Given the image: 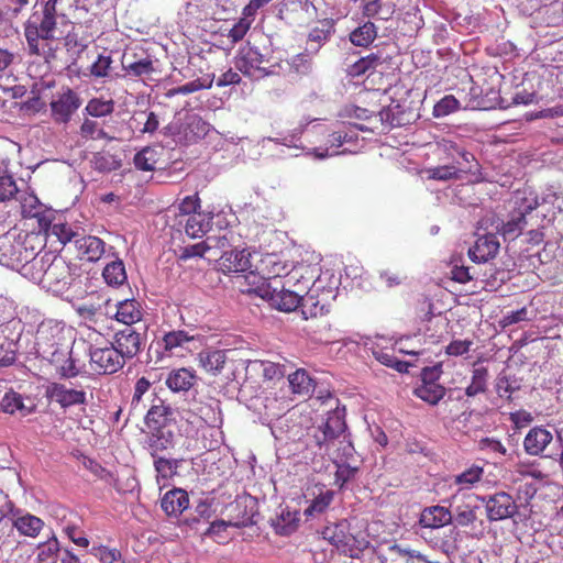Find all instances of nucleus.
Returning a JSON list of instances; mask_svg holds the SVG:
<instances>
[{"label": "nucleus", "mask_w": 563, "mask_h": 563, "mask_svg": "<svg viewBox=\"0 0 563 563\" xmlns=\"http://www.w3.org/2000/svg\"><path fill=\"white\" fill-rule=\"evenodd\" d=\"M16 247L20 249L21 245L18 243ZM18 252L16 261L25 262L22 266L23 275L49 289H64L70 285L76 275V266L73 267L64 257L52 252L34 255V249L30 253L25 250L23 257L21 251L18 250Z\"/></svg>", "instance_id": "nucleus-1"}, {"label": "nucleus", "mask_w": 563, "mask_h": 563, "mask_svg": "<svg viewBox=\"0 0 563 563\" xmlns=\"http://www.w3.org/2000/svg\"><path fill=\"white\" fill-rule=\"evenodd\" d=\"M35 340L37 354L53 366L60 378L69 379L78 376L80 372L78 361L73 356L62 328L42 323Z\"/></svg>", "instance_id": "nucleus-2"}, {"label": "nucleus", "mask_w": 563, "mask_h": 563, "mask_svg": "<svg viewBox=\"0 0 563 563\" xmlns=\"http://www.w3.org/2000/svg\"><path fill=\"white\" fill-rule=\"evenodd\" d=\"M322 538L339 552L358 559L369 547L365 523L356 517L330 523L321 531Z\"/></svg>", "instance_id": "nucleus-3"}, {"label": "nucleus", "mask_w": 563, "mask_h": 563, "mask_svg": "<svg viewBox=\"0 0 563 563\" xmlns=\"http://www.w3.org/2000/svg\"><path fill=\"white\" fill-rule=\"evenodd\" d=\"M51 11H53V4L44 5L42 12H33L24 24L29 53L45 59L54 58L56 53L53 42L56 38L57 14Z\"/></svg>", "instance_id": "nucleus-4"}, {"label": "nucleus", "mask_w": 563, "mask_h": 563, "mask_svg": "<svg viewBox=\"0 0 563 563\" xmlns=\"http://www.w3.org/2000/svg\"><path fill=\"white\" fill-rule=\"evenodd\" d=\"M278 63H271V58L262 54L255 46L245 45L239 49L235 58V67L246 77L250 78H264L275 75Z\"/></svg>", "instance_id": "nucleus-5"}, {"label": "nucleus", "mask_w": 563, "mask_h": 563, "mask_svg": "<svg viewBox=\"0 0 563 563\" xmlns=\"http://www.w3.org/2000/svg\"><path fill=\"white\" fill-rule=\"evenodd\" d=\"M123 366L124 360L110 342L106 343L103 346L90 344L89 367L92 373L97 375H110L119 372Z\"/></svg>", "instance_id": "nucleus-6"}, {"label": "nucleus", "mask_w": 563, "mask_h": 563, "mask_svg": "<svg viewBox=\"0 0 563 563\" xmlns=\"http://www.w3.org/2000/svg\"><path fill=\"white\" fill-rule=\"evenodd\" d=\"M285 283L279 285L266 283L258 287V294L274 308L280 311L290 312L298 307L301 296L296 290L285 289Z\"/></svg>", "instance_id": "nucleus-7"}, {"label": "nucleus", "mask_w": 563, "mask_h": 563, "mask_svg": "<svg viewBox=\"0 0 563 563\" xmlns=\"http://www.w3.org/2000/svg\"><path fill=\"white\" fill-rule=\"evenodd\" d=\"M147 400V408L145 409L147 411L144 417L145 426L153 432H159L175 420L174 409L166 399L155 393H152Z\"/></svg>", "instance_id": "nucleus-8"}, {"label": "nucleus", "mask_w": 563, "mask_h": 563, "mask_svg": "<svg viewBox=\"0 0 563 563\" xmlns=\"http://www.w3.org/2000/svg\"><path fill=\"white\" fill-rule=\"evenodd\" d=\"M485 506L487 519L499 521L512 518L518 512L514 497L506 492H497L489 496L477 497Z\"/></svg>", "instance_id": "nucleus-9"}, {"label": "nucleus", "mask_w": 563, "mask_h": 563, "mask_svg": "<svg viewBox=\"0 0 563 563\" xmlns=\"http://www.w3.org/2000/svg\"><path fill=\"white\" fill-rule=\"evenodd\" d=\"M515 210L511 213L510 219L503 224L501 233L504 236L517 238L527 224V216L531 213L539 206L536 197H516Z\"/></svg>", "instance_id": "nucleus-10"}, {"label": "nucleus", "mask_w": 563, "mask_h": 563, "mask_svg": "<svg viewBox=\"0 0 563 563\" xmlns=\"http://www.w3.org/2000/svg\"><path fill=\"white\" fill-rule=\"evenodd\" d=\"M346 434L344 416L339 411H331L313 434V442L321 451L323 445Z\"/></svg>", "instance_id": "nucleus-11"}, {"label": "nucleus", "mask_w": 563, "mask_h": 563, "mask_svg": "<svg viewBox=\"0 0 563 563\" xmlns=\"http://www.w3.org/2000/svg\"><path fill=\"white\" fill-rule=\"evenodd\" d=\"M81 99L77 92L67 88L51 102L52 118L57 123H67L80 108Z\"/></svg>", "instance_id": "nucleus-12"}, {"label": "nucleus", "mask_w": 563, "mask_h": 563, "mask_svg": "<svg viewBox=\"0 0 563 563\" xmlns=\"http://www.w3.org/2000/svg\"><path fill=\"white\" fill-rule=\"evenodd\" d=\"M46 397L58 404L63 409L87 404V395L84 389L71 388L63 383L56 382L47 386Z\"/></svg>", "instance_id": "nucleus-13"}, {"label": "nucleus", "mask_w": 563, "mask_h": 563, "mask_svg": "<svg viewBox=\"0 0 563 563\" xmlns=\"http://www.w3.org/2000/svg\"><path fill=\"white\" fill-rule=\"evenodd\" d=\"M379 121L384 129L405 126L416 121L417 114L409 106L391 102L378 112Z\"/></svg>", "instance_id": "nucleus-14"}, {"label": "nucleus", "mask_w": 563, "mask_h": 563, "mask_svg": "<svg viewBox=\"0 0 563 563\" xmlns=\"http://www.w3.org/2000/svg\"><path fill=\"white\" fill-rule=\"evenodd\" d=\"M112 346L125 360L133 358L141 351V334L131 327L115 333Z\"/></svg>", "instance_id": "nucleus-15"}, {"label": "nucleus", "mask_w": 563, "mask_h": 563, "mask_svg": "<svg viewBox=\"0 0 563 563\" xmlns=\"http://www.w3.org/2000/svg\"><path fill=\"white\" fill-rule=\"evenodd\" d=\"M77 256L87 262L99 261L106 252V243L98 236L84 235L74 241Z\"/></svg>", "instance_id": "nucleus-16"}, {"label": "nucleus", "mask_w": 563, "mask_h": 563, "mask_svg": "<svg viewBox=\"0 0 563 563\" xmlns=\"http://www.w3.org/2000/svg\"><path fill=\"white\" fill-rule=\"evenodd\" d=\"M499 241L493 233L478 236L473 247L470 249V258L475 263H484L496 256L499 250Z\"/></svg>", "instance_id": "nucleus-17"}, {"label": "nucleus", "mask_w": 563, "mask_h": 563, "mask_svg": "<svg viewBox=\"0 0 563 563\" xmlns=\"http://www.w3.org/2000/svg\"><path fill=\"white\" fill-rule=\"evenodd\" d=\"M553 435L543 426L533 427L523 439V449L528 455H541L547 446L552 442Z\"/></svg>", "instance_id": "nucleus-18"}, {"label": "nucleus", "mask_w": 563, "mask_h": 563, "mask_svg": "<svg viewBox=\"0 0 563 563\" xmlns=\"http://www.w3.org/2000/svg\"><path fill=\"white\" fill-rule=\"evenodd\" d=\"M219 265L224 273H244L251 265V254L245 249L225 251L219 258Z\"/></svg>", "instance_id": "nucleus-19"}, {"label": "nucleus", "mask_w": 563, "mask_h": 563, "mask_svg": "<svg viewBox=\"0 0 563 563\" xmlns=\"http://www.w3.org/2000/svg\"><path fill=\"white\" fill-rule=\"evenodd\" d=\"M16 411L25 417L31 412V409L24 406L23 397L19 393L0 380V412L14 415Z\"/></svg>", "instance_id": "nucleus-20"}, {"label": "nucleus", "mask_w": 563, "mask_h": 563, "mask_svg": "<svg viewBox=\"0 0 563 563\" xmlns=\"http://www.w3.org/2000/svg\"><path fill=\"white\" fill-rule=\"evenodd\" d=\"M263 263L266 265V279L267 283H272L273 285H279L283 284L277 278L285 276L286 283L290 285L294 282H299L298 279V269H291L288 271V265L285 263H282L279 260L276 258V256H267Z\"/></svg>", "instance_id": "nucleus-21"}, {"label": "nucleus", "mask_w": 563, "mask_h": 563, "mask_svg": "<svg viewBox=\"0 0 563 563\" xmlns=\"http://www.w3.org/2000/svg\"><path fill=\"white\" fill-rule=\"evenodd\" d=\"M321 451H323V454L328 455L334 464L349 461L354 455V446L349 434H344L342 438L323 445Z\"/></svg>", "instance_id": "nucleus-22"}, {"label": "nucleus", "mask_w": 563, "mask_h": 563, "mask_svg": "<svg viewBox=\"0 0 563 563\" xmlns=\"http://www.w3.org/2000/svg\"><path fill=\"white\" fill-rule=\"evenodd\" d=\"M453 520L452 512L443 506H431L420 515L419 523L423 528L438 529L450 525Z\"/></svg>", "instance_id": "nucleus-23"}, {"label": "nucleus", "mask_w": 563, "mask_h": 563, "mask_svg": "<svg viewBox=\"0 0 563 563\" xmlns=\"http://www.w3.org/2000/svg\"><path fill=\"white\" fill-rule=\"evenodd\" d=\"M194 413L208 427L219 428L222 424L220 401L217 399L198 401L194 408Z\"/></svg>", "instance_id": "nucleus-24"}, {"label": "nucleus", "mask_w": 563, "mask_h": 563, "mask_svg": "<svg viewBox=\"0 0 563 563\" xmlns=\"http://www.w3.org/2000/svg\"><path fill=\"white\" fill-rule=\"evenodd\" d=\"M189 506V497L186 490L174 488L168 490L161 500V507L168 516H178Z\"/></svg>", "instance_id": "nucleus-25"}, {"label": "nucleus", "mask_w": 563, "mask_h": 563, "mask_svg": "<svg viewBox=\"0 0 563 563\" xmlns=\"http://www.w3.org/2000/svg\"><path fill=\"white\" fill-rule=\"evenodd\" d=\"M79 136L85 141H101L112 142L114 136L110 135L103 128V124L93 118H84L79 126Z\"/></svg>", "instance_id": "nucleus-26"}, {"label": "nucleus", "mask_w": 563, "mask_h": 563, "mask_svg": "<svg viewBox=\"0 0 563 563\" xmlns=\"http://www.w3.org/2000/svg\"><path fill=\"white\" fill-rule=\"evenodd\" d=\"M115 319L126 325H132L142 319V307L135 299H125L117 305Z\"/></svg>", "instance_id": "nucleus-27"}, {"label": "nucleus", "mask_w": 563, "mask_h": 563, "mask_svg": "<svg viewBox=\"0 0 563 563\" xmlns=\"http://www.w3.org/2000/svg\"><path fill=\"white\" fill-rule=\"evenodd\" d=\"M178 231L184 229L185 233L197 239L206 234L210 228V221L205 213H195L184 218L183 227H176Z\"/></svg>", "instance_id": "nucleus-28"}, {"label": "nucleus", "mask_w": 563, "mask_h": 563, "mask_svg": "<svg viewBox=\"0 0 563 563\" xmlns=\"http://www.w3.org/2000/svg\"><path fill=\"white\" fill-rule=\"evenodd\" d=\"M227 362L225 352L222 350L202 351L199 353L200 366L209 374L221 373Z\"/></svg>", "instance_id": "nucleus-29"}, {"label": "nucleus", "mask_w": 563, "mask_h": 563, "mask_svg": "<svg viewBox=\"0 0 563 563\" xmlns=\"http://www.w3.org/2000/svg\"><path fill=\"white\" fill-rule=\"evenodd\" d=\"M115 102L112 98L93 97L88 100L84 114L90 118L99 119L111 115L114 112Z\"/></svg>", "instance_id": "nucleus-30"}, {"label": "nucleus", "mask_w": 563, "mask_h": 563, "mask_svg": "<svg viewBox=\"0 0 563 563\" xmlns=\"http://www.w3.org/2000/svg\"><path fill=\"white\" fill-rule=\"evenodd\" d=\"M152 383L144 376L137 378L134 384V391L131 400V411L134 415H142L147 408L146 394L150 391Z\"/></svg>", "instance_id": "nucleus-31"}, {"label": "nucleus", "mask_w": 563, "mask_h": 563, "mask_svg": "<svg viewBox=\"0 0 563 563\" xmlns=\"http://www.w3.org/2000/svg\"><path fill=\"white\" fill-rule=\"evenodd\" d=\"M196 376L187 368L174 369L166 378V385L173 391H187L195 385Z\"/></svg>", "instance_id": "nucleus-32"}, {"label": "nucleus", "mask_w": 563, "mask_h": 563, "mask_svg": "<svg viewBox=\"0 0 563 563\" xmlns=\"http://www.w3.org/2000/svg\"><path fill=\"white\" fill-rule=\"evenodd\" d=\"M384 63L385 59L379 53H371L350 65L347 74L352 77H358L368 71L376 70Z\"/></svg>", "instance_id": "nucleus-33"}, {"label": "nucleus", "mask_w": 563, "mask_h": 563, "mask_svg": "<svg viewBox=\"0 0 563 563\" xmlns=\"http://www.w3.org/2000/svg\"><path fill=\"white\" fill-rule=\"evenodd\" d=\"M376 37L377 26L371 21H366L365 23L353 30L349 35L351 43L360 47L369 46L375 41Z\"/></svg>", "instance_id": "nucleus-34"}, {"label": "nucleus", "mask_w": 563, "mask_h": 563, "mask_svg": "<svg viewBox=\"0 0 563 563\" xmlns=\"http://www.w3.org/2000/svg\"><path fill=\"white\" fill-rule=\"evenodd\" d=\"M13 526L16 528L20 534L35 538L43 529L44 521L36 516L26 514L24 516L16 517L13 520Z\"/></svg>", "instance_id": "nucleus-35"}, {"label": "nucleus", "mask_w": 563, "mask_h": 563, "mask_svg": "<svg viewBox=\"0 0 563 563\" xmlns=\"http://www.w3.org/2000/svg\"><path fill=\"white\" fill-rule=\"evenodd\" d=\"M484 467L473 464L453 478L454 485L460 489H471L483 479Z\"/></svg>", "instance_id": "nucleus-36"}, {"label": "nucleus", "mask_w": 563, "mask_h": 563, "mask_svg": "<svg viewBox=\"0 0 563 563\" xmlns=\"http://www.w3.org/2000/svg\"><path fill=\"white\" fill-rule=\"evenodd\" d=\"M200 208L201 200L197 192L185 197L178 205V213L175 214V223L173 227H183L184 218L195 213H201L199 211Z\"/></svg>", "instance_id": "nucleus-37"}, {"label": "nucleus", "mask_w": 563, "mask_h": 563, "mask_svg": "<svg viewBox=\"0 0 563 563\" xmlns=\"http://www.w3.org/2000/svg\"><path fill=\"white\" fill-rule=\"evenodd\" d=\"M288 382L292 393L295 394L309 395L314 389L313 379L302 368H299L292 374H289Z\"/></svg>", "instance_id": "nucleus-38"}, {"label": "nucleus", "mask_w": 563, "mask_h": 563, "mask_svg": "<svg viewBox=\"0 0 563 563\" xmlns=\"http://www.w3.org/2000/svg\"><path fill=\"white\" fill-rule=\"evenodd\" d=\"M334 492L331 489L321 490L310 503V505L305 509L303 515L309 517H314L325 512V510L330 507L334 499Z\"/></svg>", "instance_id": "nucleus-39"}, {"label": "nucleus", "mask_w": 563, "mask_h": 563, "mask_svg": "<svg viewBox=\"0 0 563 563\" xmlns=\"http://www.w3.org/2000/svg\"><path fill=\"white\" fill-rule=\"evenodd\" d=\"M334 33V21L332 19H323L312 27L308 34V42L317 43L316 49L329 41L331 34Z\"/></svg>", "instance_id": "nucleus-40"}, {"label": "nucleus", "mask_w": 563, "mask_h": 563, "mask_svg": "<svg viewBox=\"0 0 563 563\" xmlns=\"http://www.w3.org/2000/svg\"><path fill=\"white\" fill-rule=\"evenodd\" d=\"M102 276L104 282L110 286L123 285L128 278L124 263L121 260L108 263L103 268Z\"/></svg>", "instance_id": "nucleus-41"}, {"label": "nucleus", "mask_w": 563, "mask_h": 563, "mask_svg": "<svg viewBox=\"0 0 563 563\" xmlns=\"http://www.w3.org/2000/svg\"><path fill=\"white\" fill-rule=\"evenodd\" d=\"M488 369L486 367H474L472 371L471 384L465 388L467 397H475L484 394L487 389Z\"/></svg>", "instance_id": "nucleus-42"}, {"label": "nucleus", "mask_w": 563, "mask_h": 563, "mask_svg": "<svg viewBox=\"0 0 563 563\" xmlns=\"http://www.w3.org/2000/svg\"><path fill=\"white\" fill-rule=\"evenodd\" d=\"M413 393L421 400L437 405L445 396V388L438 383L421 384Z\"/></svg>", "instance_id": "nucleus-43"}, {"label": "nucleus", "mask_w": 563, "mask_h": 563, "mask_svg": "<svg viewBox=\"0 0 563 563\" xmlns=\"http://www.w3.org/2000/svg\"><path fill=\"white\" fill-rule=\"evenodd\" d=\"M159 153L152 146H146L137 152L133 158L134 166L143 172H152L156 168Z\"/></svg>", "instance_id": "nucleus-44"}, {"label": "nucleus", "mask_w": 563, "mask_h": 563, "mask_svg": "<svg viewBox=\"0 0 563 563\" xmlns=\"http://www.w3.org/2000/svg\"><path fill=\"white\" fill-rule=\"evenodd\" d=\"M213 79L212 78H203V79H195L189 81L183 86H178L172 89H168L165 93L167 98H173L177 95H189L202 89H210L212 87Z\"/></svg>", "instance_id": "nucleus-45"}, {"label": "nucleus", "mask_w": 563, "mask_h": 563, "mask_svg": "<svg viewBox=\"0 0 563 563\" xmlns=\"http://www.w3.org/2000/svg\"><path fill=\"white\" fill-rule=\"evenodd\" d=\"M478 506L461 505L454 510L453 520L460 527H470L477 520Z\"/></svg>", "instance_id": "nucleus-46"}, {"label": "nucleus", "mask_w": 563, "mask_h": 563, "mask_svg": "<svg viewBox=\"0 0 563 563\" xmlns=\"http://www.w3.org/2000/svg\"><path fill=\"white\" fill-rule=\"evenodd\" d=\"M123 69L134 77L148 76L154 73L155 68L153 65V60L150 57L132 62L125 63L122 60Z\"/></svg>", "instance_id": "nucleus-47"}, {"label": "nucleus", "mask_w": 563, "mask_h": 563, "mask_svg": "<svg viewBox=\"0 0 563 563\" xmlns=\"http://www.w3.org/2000/svg\"><path fill=\"white\" fill-rule=\"evenodd\" d=\"M90 553L98 558L100 563H125L120 550L107 545L93 547Z\"/></svg>", "instance_id": "nucleus-48"}, {"label": "nucleus", "mask_w": 563, "mask_h": 563, "mask_svg": "<svg viewBox=\"0 0 563 563\" xmlns=\"http://www.w3.org/2000/svg\"><path fill=\"white\" fill-rule=\"evenodd\" d=\"M180 460H169L165 457H158L154 461V467L157 472V477L163 479H169L177 474Z\"/></svg>", "instance_id": "nucleus-49"}, {"label": "nucleus", "mask_w": 563, "mask_h": 563, "mask_svg": "<svg viewBox=\"0 0 563 563\" xmlns=\"http://www.w3.org/2000/svg\"><path fill=\"white\" fill-rule=\"evenodd\" d=\"M462 172L465 170L455 165L437 166L428 170L429 178L435 180L459 179L461 177Z\"/></svg>", "instance_id": "nucleus-50"}, {"label": "nucleus", "mask_w": 563, "mask_h": 563, "mask_svg": "<svg viewBox=\"0 0 563 563\" xmlns=\"http://www.w3.org/2000/svg\"><path fill=\"white\" fill-rule=\"evenodd\" d=\"M375 358L383 365L396 369L398 373H407L409 364L405 361L398 360L393 353L388 351L374 352Z\"/></svg>", "instance_id": "nucleus-51"}, {"label": "nucleus", "mask_w": 563, "mask_h": 563, "mask_svg": "<svg viewBox=\"0 0 563 563\" xmlns=\"http://www.w3.org/2000/svg\"><path fill=\"white\" fill-rule=\"evenodd\" d=\"M335 465L336 471L334 474V485L342 488L349 481L355 477L358 472V467L350 465L347 461L338 462Z\"/></svg>", "instance_id": "nucleus-52"}, {"label": "nucleus", "mask_w": 563, "mask_h": 563, "mask_svg": "<svg viewBox=\"0 0 563 563\" xmlns=\"http://www.w3.org/2000/svg\"><path fill=\"white\" fill-rule=\"evenodd\" d=\"M460 108L459 100L452 96H444L441 100H439L433 107V115L435 118H441L449 115L455 112Z\"/></svg>", "instance_id": "nucleus-53"}, {"label": "nucleus", "mask_w": 563, "mask_h": 563, "mask_svg": "<svg viewBox=\"0 0 563 563\" xmlns=\"http://www.w3.org/2000/svg\"><path fill=\"white\" fill-rule=\"evenodd\" d=\"M192 338L189 336L185 331H172L164 335L163 344L166 351L173 352L176 347L183 346L189 342Z\"/></svg>", "instance_id": "nucleus-54"}, {"label": "nucleus", "mask_w": 563, "mask_h": 563, "mask_svg": "<svg viewBox=\"0 0 563 563\" xmlns=\"http://www.w3.org/2000/svg\"><path fill=\"white\" fill-rule=\"evenodd\" d=\"M260 363L263 371V376L266 379H280L287 373L286 364L275 363L271 361H260Z\"/></svg>", "instance_id": "nucleus-55"}, {"label": "nucleus", "mask_w": 563, "mask_h": 563, "mask_svg": "<svg viewBox=\"0 0 563 563\" xmlns=\"http://www.w3.org/2000/svg\"><path fill=\"white\" fill-rule=\"evenodd\" d=\"M51 235L57 238V240L62 244H66L68 242L75 241L80 235L73 231V229L67 223H54L49 228Z\"/></svg>", "instance_id": "nucleus-56"}, {"label": "nucleus", "mask_w": 563, "mask_h": 563, "mask_svg": "<svg viewBox=\"0 0 563 563\" xmlns=\"http://www.w3.org/2000/svg\"><path fill=\"white\" fill-rule=\"evenodd\" d=\"M112 58L110 55H98L97 59L90 66V74L96 78H104L109 76Z\"/></svg>", "instance_id": "nucleus-57"}, {"label": "nucleus", "mask_w": 563, "mask_h": 563, "mask_svg": "<svg viewBox=\"0 0 563 563\" xmlns=\"http://www.w3.org/2000/svg\"><path fill=\"white\" fill-rule=\"evenodd\" d=\"M93 168L99 172H111L118 167L114 157L104 152L96 153L92 157Z\"/></svg>", "instance_id": "nucleus-58"}, {"label": "nucleus", "mask_w": 563, "mask_h": 563, "mask_svg": "<svg viewBox=\"0 0 563 563\" xmlns=\"http://www.w3.org/2000/svg\"><path fill=\"white\" fill-rule=\"evenodd\" d=\"M59 551V544L57 539L54 537L51 540L43 542L38 545V553L36 556V561L38 563L45 562L48 559H52Z\"/></svg>", "instance_id": "nucleus-59"}, {"label": "nucleus", "mask_w": 563, "mask_h": 563, "mask_svg": "<svg viewBox=\"0 0 563 563\" xmlns=\"http://www.w3.org/2000/svg\"><path fill=\"white\" fill-rule=\"evenodd\" d=\"M518 389L519 386L511 383L507 376H499L497 378L496 393L500 398H505L508 401H511L512 394Z\"/></svg>", "instance_id": "nucleus-60"}, {"label": "nucleus", "mask_w": 563, "mask_h": 563, "mask_svg": "<svg viewBox=\"0 0 563 563\" xmlns=\"http://www.w3.org/2000/svg\"><path fill=\"white\" fill-rule=\"evenodd\" d=\"M251 27V22L245 18H241L229 31L228 37L232 44L243 40Z\"/></svg>", "instance_id": "nucleus-61"}, {"label": "nucleus", "mask_w": 563, "mask_h": 563, "mask_svg": "<svg viewBox=\"0 0 563 563\" xmlns=\"http://www.w3.org/2000/svg\"><path fill=\"white\" fill-rule=\"evenodd\" d=\"M18 192L15 180L12 176H0V200L4 201L11 199Z\"/></svg>", "instance_id": "nucleus-62"}, {"label": "nucleus", "mask_w": 563, "mask_h": 563, "mask_svg": "<svg viewBox=\"0 0 563 563\" xmlns=\"http://www.w3.org/2000/svg\"><path fill=\"white\" fill-rule=\"evenodd\" d=\"M15 59L16 54L14 52L0 46V79L8 76Z\"/></svg>", "instance_id": "nucleus-63"}, {"label": "nucleus", "mask_w": 563, "mask_h": 563, "mask_svg": "<svg viewBox=\"0 0 563 563\" xmlns=\"http://www.w3.org/2000/svg\"><path fill=\"white\" fill-rule=\"evenodd\" d=\"M472 345L471 340H454L445 347V353L451 356H461L468 353Z\"/></svg>", "instance_id": "nucleus-64"}]
</instances>
